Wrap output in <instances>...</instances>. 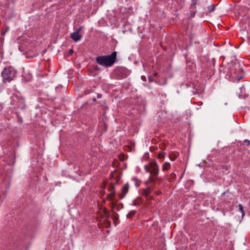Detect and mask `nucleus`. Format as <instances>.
<instances>
[{
	"label": "nucleus",
	"mask_w": 250,
	"mask_h": 250,
	"mask_svg": "<svg viewBox=\"0 0 250 250\" xmlns=\"http://www.w3.org/2000/svg\"><path fill=\"white\" fill-rule=\"evenodd\" d=\"M117 52L114 51L109 55L98 56L96 58V62L103 66H111L115 62Z\"/></svg>",
	"instance_id": "obj_1"
},
{
	"label": "nucleus",
	"mask_w": 250,
	"mask_h": 250,
	"mask_svg": "<svg viewBox=\"0 0 250 250\" xmlns=\"http://www.w3.org/2000/svg\"><path fill=\"white\" fill-rule=\"evenodd\" d=\"M10 104L15 110L20 109L23 110L26 108L25 99L19 92L12 95Z\"/></svg>",
	"instance_id": "obj_2"
},
{
	"label": "nucleus",
	"mask_w": 250,
	"mask_h": 250,
	"mask_svg": "<svg viewBox=\"0 0 250 250\" xmlns=\"http://www.w3.org/2000/svg\"><path fill=\"white\" fill-rule=\"evenodd\" d=\"M17 71L12 66L5 67L1 72L3 82H10L16 77Z\"/></svg>",
	"instance_id": "obj_3"
},
{
	"label": "nucleus",
	"mask_w": 250,
	"mask_h": 250,
	"mask_svg": "<svg viewBox=\"0 0 250 250\" xmlns=\"http://www.w3.org/2000/svg\"><path fill=\"white\" fill-rule=\"evenodd\" d=\"M149 165L151 170L150 174L152 175V177H151L150 176L149 179L155 184V180L158 178L159 167L157 163L155 161L150 162Z\"/></svg>",
	"instance_id": "obj_4"
},
{
	"label": "nucleus",
	"mask_w": 250,
	"mask_h": 250,
	"mask_svg": "<svg viewBox=\"0 0 250 250\" xmlns=\"http://www.w3.org/2000/svg\"><path fill=\"white\" fill-rule=\"evenodd\" d=\"M129 188V186L127 183L124 184L122 186L121 193L119 195L120 199H123L125 196L128 192Z\"/></svg>",
	"instance_id": "obj_5"
},
{
	"label": "nucleus",
	"mask_w": 250,
	"mask_h": 250,
	"mask_svg": "<svg viewBox=\"0 0 250 250\" xmlns=\"http://www.w3.org/2000/svg\"><path fill=\"white\" fill-rule=\"evenodd\" d=\"M82 37V36L80 35L79 34L75 33L74 32H73L70 35V38L74 41L75 42H78V41L80 40Z\"/></svg>",
	"instance_id": "obj_6"
},
{
	"label": "nucleus",
	"mask_w": 250,
	"mask_h": 250,
	"mask_svg": "<svg viewBox=\"0 0 250 250\" xmlns=\"http://www.w3.org/2000/svg\"><path fill=\"white\" fill-rule=\"evenodd\" d=\"M179 156V153L177 151H173L169 155V158L171 161H174Z\"/></svg>",
	"instance_id": "obj_7"
},
{
	"label": "nucleus",
	"mask_w": 250,
	"mask_h": 250,
	"mask_svg": "<svg viewBox=\"0 0 250 250\" xmlns=\"http://www.w3.org/2000/svg\"><path fill=\"white\" fill-rule=\"evenodd\" d=\"M171 167V165L170 163L169 162H165L164 163L162 167V169L163 171H167Z\"/></svg>",
	"instance_id": "obj_8"
},
{
	"label": "nucleus",
	"mask_w": 250,
	"mask_h": 250,
	"mask_svg": "<svg viewBox=\"0 0 250 250\" xmlns=\"http://www.w3.org/2000/svg\"><path fill=\"white\" fill-rule=\"evenodd\" d=\"M112 190L111 191V192H110L107 198H108V200H110V201H112L113 198L115 197V190H113V187H112Z\"/></svg>",
	"instance_id": "obj_9"
},
{
	"label": "nucleus",
	"mask_w": 250,
	"mask_h": 250,
	"mask_svg": "<svg viewBox=\"0 0 250 250\" xmlns=\"http://www.w3.org/2000/svg\"><path fill=\"white\" fill-rule=\"evenodd\" d=\"M142 202H143V200H142V198L141 197H138L133 201L132 204H133V205H134L135 206H139V205L142 204Z\"/></svg>",
	"instance_id": "obj_10"
},
{
	"label": "nucleus",
	"mask_w": 250,
	"mask_h": 250,
	"mask_svg": "<svg viewBox=\"0 0 250 250\" xmlns=\"http://www.w3.org/2000/svg\"><path fill=\"white\" fill-rule=\"evenodd\" d=\"M125 71V70L124 68H118L116 69V72L118 74L121 75L123 77H126L125 74H124Z\"/></svg>",
	"instance_id": "obj_11"
},
{
	"label": "nucleus",
	"mask_w": 250,
	"mask_h": 250,
	"mask_svg": "<svg viewBox=\"0 0 250 250\" xmlns=\"http://www.w3.org/2000/svg\"><path fill=\"white\" fill-rule=\"evenodd\" d=\"M151 192V188L150 187H147L144 190L143 194L144 195L146 196H148Z\"/></svg>",
	"instance_id": "obj_12"
},
{
	"label": "nucleus",
	"mask_w": 250,
	"mask_h": 250,
	"mask_svg": "<svg viewBox=\"0 0 250 250\" xmlns=\"http://www.w3.org/2000/svg\"><path fill=\"white\" fill-rule=\"evenodd\" d=\"M136 211L134 210H131L127 215L126 217L128 219L131 218L132 216L134 215L136 213Z\"/></svg>",
	"instance_id": "obj_13"
},
{
	"label": "nucleus",
	"mask_w": 250,
	"mask_h": 250,
	"mask_svg": "<svg viewBox=\"0 0 250 250\" xmlns=\"http://www.w3.org/2000/svg\"><path fill=\"white\" fill-rule=\"evenodd\" d=\"M16 113L17 114V116L18 117V122L19 124H22L23 123L22 118L21 116L20 115V114L18 113L17 111L16 112Z\"/></svg>",
	"instance_id": "obj_14"
},
{
	"label": "nucleus",
	"mask_w": 250,
	"mask_h": 250,
	"mask_svg": "<svg viewBox=\"0 0 250 250\" xmlns=\"http://www.w3.org/2000/svg\"><path fill=\"white\" fill-rule=\"evenodd\" d=\"M132 180L134 181L135 185L136 187H139L140 185V181L138 180L137 178L134 177L132 178Z\"/></svg>",
	"instance_id": "obj_15"
},
{
	"label": "nucleus",
	"mask_w": 250,
	"mask_h": 250,
	"mask_svg": "<svg viewBox=\"0 0 250 250\" xmlns=\"http://www.w3.org/2000/svg\"><path fill=\"white\" fill-rule=\"evenodd\" d=\"M238 207L239 208V209L240 211L242 213V217H243L245 215V212H244V208H243V206L241 204H239L238 206Z\"/></svg>",
	"instance_id": "obj_16"
},
{
	"label": "nucleus",
	"mask_w": 250,
	"mask_h": 250,
	"mask_svg": "<svg viewBox=\"0 0 250 250\" xmlns=\"http://www.w3.org/2000/svg\"><path fill=\"white\" fill-rule=\"evenodd\" d=\"M215 8V6L214 4H211L208 7V11L209 13L213 12Z\"/></svg>",
	"instance_id": "obj_17"
},
{
	"label": "nucleus",
	"mask_w": 250,
	"mask_h": 250,
	"mask_svg": "<svg viewBox=\"0 0 250 250\" xmlns=\"http://www.w3.org/2000/svg\"><path fill=\"white\" fill-rule=\"evenodd\" d=\"M144 168H145V171L147 173H149L150 174L151 173L150 167L149 165V166H147V165H145L144 167Z\"/></svg>",
	"instance_id": "obj_18"
},
{
	"label": "nucleus",
	"mask_w": 250,
	"mask_h": 250,
	"mask_svg": "<svg viewBox=\"0 0 250 250\" xmlns=\"http://www.w3.org/2000/svg\"><path fill=\"white\" fill-rule=\"evenodd\" d=\"M169 177H170V178L171 180H174L176 179V175L175 174V173L174 172H172L170 175H169Z\"/></svg>",
	"instance_id": "obj_19"
},
{
	"label": "nucleus",
	"mask_w": 250,
	"mask_h": 250,
	"mask_svg": "<svg viewBox=\"0 0 250 250\" xmlns=\"http://www.w3.org/2000/svg\"><path fill=\"white\" fill-rule=\"evenodd\" d=\"M243 78V76H239V77H234V81H236L237 83L239 82L240 81V80L241 79H242Z\"/></svg>",
	"instance_id": "obj_20"
},
{
	"label": "nucleus",
	"mask_w": 250,
	"mask_h": 250,
	"mask_svg": "<svg viewBox=\"0 0 250 250\" xmlns=\"http://www.w3.org/2000/svg\"><path fill=\"white\" fill-rule=\"evenodd\" d=\"M165 155H166V153L165 152H164L163 151H161L159 153L158 157L159 158H164L165 157Z\"/></svg>",
	"instance_id": "obj_21"
},
{
	"label": "nucleus",
	"mask_w": 250,
	"mask_h": 250,
	"mask_svg": "<svg viewBox=\"0 0 250 250\" xmlns=\"http://www.w3.org/2000/svg\"><path fill=\"white\" fill-rule=\"evenodd\" d=\"M83 29V27L81 26H80L78 29H76V30L74 32V33L77 34H79L80 32Z\"/></svg>",
	"instance_id": "obj_22"
},
{
	"label": "nucleus",
	"mask_w": 250,
	"mask_h": 250,
	"mask_svg": "<svg viewBox=\"0 0 250 250\" xmlns=\"http://www.w3.org/2000/svg\"><path fill=\"white\" fill-rule=\"evenodd\" d=\"M112 187H113V189L114 190H115V187H114V185H113L112 184H111L109 186V189H108V190L110 192H111V191L112 190Z\"/></svg>",
	"instance_id": "obj_23"
},
{
	"label": "nucleus",
	"mask_w": 250,
	"mask_h": 250,
	"mask_svg": "<svg viewBox=\"0 0 250 250\" xmlns=\"http://www.w3.org/2000/svg\"><path fill=\"white\" fill-rule=\"evenodd\" d=\"M73 50L72 49H70L68 52V53H67V56H72V55L73 54Z\"/></svg>",
	"instance_id": "obj_24"
},
{
	"label": "nucleus",
	"mask_w": 250,
	"mask_h": 250,
	"mask_svg": "<svg viewBox=\"0 0 250 250\" xmlns=\"http://www.w3.org/2000/svg\"><path fill=\"white\" fill-rule=\"evenodd\" d=\"M9 30V27H6V29L5 30V31L3 32V31H1V35H5L6 34V33Z\"/></svg>",
	"instance_id": "obj_25"
},
{
	"label": "nucleus",
	"mask_w": 250,
	"mask_h": 250,
	"mask_svg": "<svg viewBox=\"0 0 250 250\" xmlns=\"http://www.w3.org/2000/svg\"><path fill=\"white\" fill-rule=\"evenodd\" d=\"M195 7H196V3H192V4H191L190 6V9H194V8H195Z\"/></svg>",
	"instance_id": "obj_26"
},
{
	"label": "nucleus",
	"mask_w": 250,
	"mask_h": 250,
	"mask_svg": "<svg viewBox=\"0 0 250 250\" xmlns=\"http://www.w3.org/2000/svg\"><path fill=\"white\" fill-rule=\"evenodd\" d=\"M244 142L247 146L250 145V141L249 140L246 139Z\"/></svg>",
	"instance_id": "obj_27"
},
{
	"label": "nucleus",
	"mask_w": 250,
	"mask_h": 250,
	"mask_svg": "<svg viewBox=\"0 0 250 250\" xmlns=\"http://www.w3.org/2000/svg\"><path fill=\"white\" fill-rule=\"evenodd\" d=\"M162 193V192L160 190H158V191H155L154 192V193L156 195H159L160 194H161Z\"/></svg>",
	"instance_id": "obj_28"
},
{
	"label": "nucleus",
	"mask_w": 250,
	"mask_h": 250,
	"mask_svg": "<svg viewBox=\"0 0 250 250\" xmlns=\"http://www.w3.org/2000/svg\"><path fill=\"white\" fill-rule=\"evenodd\" d=\"M106 200H108L107 197H106L105 198H104L102 201L103 203L104 204L106 202Z\"/></svg>",
	"instance_id": "obj_29"
},
{
	"label": "nucleus",
	"mask_w": 250,
	"mask_h": 250,
	"mask_svg": "<svg viewBox=\"0 0 250 250\" xmlns=\"http://www.w3.org/2000/svg\"><path fill=\"white\" fill-rule=\"evenodd\" d=\"M102 96V95L101 94L98 93L97 94V97L98 99L101 98Z\"/></svg>",
	"instance_id": "obj_30"
},
{
	"label": "nucleus",
	"mask_w": 250,
	"mask_h": 250,
	"mask_svg": "<svg viewBox=\"0 0 250 250\" xmlns=\"http://www.w3.org/2000/svg\"><path fill=\"white\" fill-rule=\"evenodd\" d=\"M100 193L102 195H104V189L100 190Z\"/></svg>",
	"instance_id": "obj_31"
},
{
	"label": "nucleus",
	"mask_w": 250,
	"mask_h": 250,
	"mask_svg": "<svg viewBox=\"0 0 250 250\" xmlns=\"http://www.w3.org/2000/svg\"><path fill=\"white\" fill-rule=\"evenodd\" d=\"M116 204V202L115 203L113 201L112 202V207L114 208Z\"/></svg>",
	"instance_id": "obj_32"
},
{
	"label": "nucleus",
	"mask_w": 250,
	"mask_h": 250,
	"mask_svg": "<svg viewBox=\"0 0 250 250\" xmlns=\"http://www.w3.org/2000/svg\"><path fill=\"white\" fill-rule=\"evenodd\" d=\"M95 69L98 71L100 70V68H99V67L98 66H96L95 67H94Z\"/></svg>",
	"instance_id": "obj_33"
},
{
	"label": "nucleus",
	"mask_w": 250,
	"mask_h": 250,
	"mask_svg": "<svg viewBox=\"0 0 250 250\" xmlns=\"http://www.w3.org/2000/svg\"><path fill=\"white\" fill-rule=\"evenodd\" d=\"M240 90L241 91H242L243 89H245V88H244V85H242L240 88Z\"/></svg>",
	"instance_id": "obj_34"
},
{
	"label": "nucleus",
	"mask_w": 250,
	"mask_h": 250,
	"mask_svg": "<svg viewBox=\"0 0 250 250\" xmlns=\"http://www.w3.org/2000/svg\"><path fill=\"white\" fill-rule=\"evenodd\" d=\"M157 75H158V73L157 72H155L153 73V75L155 77H156Z\"/></svg>",
	"instance_id": "obj_35"
},
{
	"label": "nucleus",
	"mask_w": 250,
	"mask_h": 250,
	"mask_svg": "<svg viewBox=\"0 0 250 250\" xmlns=\"http://www.w3.org/2000/svg\"><path fill=\"white\" fill-rule=\"evenodd\" d=\"M3 107L1 104H0V111L2 109Z\"/></svg>",
	"instance_id": "obj_36"
},
{
	"label": "nucleus",
	"mask_w": 250,
	"mask_h": 250,
	"mask_svg": "<svg viewBox=\"0 0 250 250\" xmlns=\"http://www.w3.org/2000/svg\"><path fill=\"white\" fill-rule=\"evenodd\" d=\"M148 79H149V80L150 81H152V79H151V77H148Z\"/></svg>",
	"instance_id": "obj_37"
},
{
	"label": "nucleus",
	"mask_w": 250,
	"mask_h": 250,
	"mask_svg": "<svg viewBox=\"0 0 250 250\" xmlns=\"http://www.w3.org/2000/svg\"><path fill=\"white\" fill-rule=\"evenodd\" d=\"M92 101H93V102H95V101H96V99L95 98H93L92 99Z\"/></svg>",
	"instance_id": "obj_38"
},
{
	"label": "nucleus",
	"mask_w": 250,
	"mask_h": 250,
	"mask_svg": "<svg viewBox=\"0 0 250 250\" xmlns=\"http://www.w3.org/2000/svg\"><path fill=\"white\" fill-rule=\"evenodd\" d=\"M114 218H115V219H118V218H117L116 216H114Z\"/></svg>",
	"instance_id": "obj_39"
}]
</instances>
